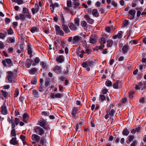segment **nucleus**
<instances>
[{"mask_svg": "<svg viewBox=\"0 0 146 146\" xmlns=\"http://www.w3.org/2000/svg\"><path fill=\"white\" fill-rule=\"evenodd\" d=\"M92 14L94 16L97 17L99 16V13L96 9H94L92 10Z\"/></svg>", "mask_w": 146, "mask_h": 146, "instance_id": "obj_26", "label": "nucleus"}, {"mask_svg": "<svg viewBox=\"0 0 146 146\" xmlns=\"http://www.w3.org/2000/svg\"><path fill=\"white\" fill-rule=\"evenodd\" d=\"M28 53L29 54H31L32 53V49L31 48V45L29 44L27 48Z\"/></svg>", "mask_w": 146, "mask_h": 146, "instance_id": "obj_41", "label": "nucleus"}, {"mask_svg": "<svg viewBox=\"0 0 146 146\" xmlns=\"http://www.w3.org/2000/svg\"><path fill=\"white\" fill-rule=\"evenodd\" d=\"M111 106L110 105L108 108L107 111V114L105 115V118L106 119H107L110 116V119H111L110 121L111 123H112L113 121V117L114 115V114L115 113V110L112 109L110 111V110L111 108Z\"/></svg>", "mask_w": 146, "mask_h": 146, "instance_id": "obj_1", "label": "nucleus"}, {"mask_svg": "<svg viewBox=\"0 0 146 146\" xmlns=\"http://www.w3.org/2000/svg\"><path fill=\"white\" fill-rule=\"evenodd\" d=\"M100 42L101 44H104L106 42V40L105 38L102 37L100 40Z\"/></svg>", "mask_w": 146, "mask_h": 146, "instance_id": "obj_48", "label": "nucleus"}, {"mask_svg": "<svg viewBox=\"0 0 146 146\" xmlns=\"http://www.w3.org/2000/svg\"><path fill=\"white\" fill-rule=\"evenodd\" d=\"M39 85L40 86L38 88V91L40 92H42L44 90V88L42 85Z\"/></svg>", "mask_w": 146, "mask_h": 146, "instance_id": "obj_54", "label": "nucleus"}, {"mask_svg": "<svg viewBox=\"0 0 146 146\" xmlns=\"http://www.w3.org/2000/svg\"><path fill=\"white\" fill-rule=\"evenodd\" d=\"M40 65L42 66L43 69H46L47 68V66L46 63L43 61L40 62Z\"/></svg>", "mask_w": 146, "mask_h": 146, "instance_id": "obj_40", "label": "nucleus"}, {"mask_svg": "<svg viewBox=\"0 0 146 146\" xmlns=\"http://www.w3.org/2000/svg\"><path fill=\"white\" fill-rule=\"evenodd\" d=\"M129 133V129H127V128H125L122 131V134L124 135L127 136L128 135Z\"/></svg>", "mask_w": 146, "mask_h": 146, "instance_id": "obj_27", "label": "nucleus"}, {"mask_svg": "<svg viewBox=\"0 0 146 146\" xmlns=\"http://www.w3.org/2000/svg\"><path fill=\"white\" fill-rule=\"evenodd\" d=\"M38 29L36 27H33L30 29V31L32 33H34L38 31Z\"/></svg>", "mask_w": 146, "mask_h": 146, "instance_id": "obj_36", "label": "nucleus"}, {"mask_svg": "<svg viewBox=\"0 0 146 146\" xmlns=\"http://www.w3.org/2000/svg\"><path fill=\"white\" fill-rule=\"evenodd\" d=\"M40 60L39 58L36 57L35 60V62L32 64V66H35L36 65L35 64L38 63L40 62Z\"/></svg>", "mask_w": 146, "mask_h": 146, "instance_id": "obj_34", "label": "nucleus"}, {"mask_svg": "<svg viewBox=\"0 0 146 146\" xmlns=\"http://www.w3.org/2000/svg\"><path fill=\"white\" fill-rule=\"evenodd\" d=\"M117 38H121L122 36V32H120V33H118L117 35Z\"/></svg>", "mask_w": 146, "mask_h": 146, "instance_id": "obj_60", "label": "nucleus"}, {"mask_svg": "<svg viewBox=\"0 0 146 146\" xmlns=\"http://www.w3.org/2000/svg\"><path fill=\"white\" fill-rule=\"evenodd\" d=\"M35 9L36 10V12L37 13L38 12L39 10V6L37 3H36L35 6Z\"/></svg>", "mask_w": 146, "mask_h": 146, "instance_id": "obj_55", "label": "nucleus"}, {"mask_svg": "<svg viewBox=\"0 0 146 146\" xmlns=\"http://www.w3.org/2000/svg\"><path fill=\"white\" fill-rule=\"evenodd\" d=\"M123 25L124 27L127 26L129 24L128 21L125 20L123 22Z\"/></svg>", "mask_w": 146, "mask_h": 146, "instance_id": "obj_53", "label": "nucleus"}, {"mask_svg": "<svg viewBox=\"0 0 146 146\" xmlns=\"http://www.w3.org/2000/svg\"><path fill=\"white\" fill-rule=\"evenodd\" d=\"M53 70L58 74H60L61 72V67L58 66H56L53 68Z\"/></svg>", "mask_w": 146, "mask_h": 146, "instance_id": "obj_12", "label": "nucleus"}, {"mask_svg": "<svg viewBox=\"0 0 146 146\" xmlns=\"http://www.w3.org/2000/svg\"><path fill=\"white\" fill-rule=\"evenodd\" d=\"M74 24L77 27H78L80 25L79 19L78 17H76L74 20Z\"/></svg>", "mask_w": 146, "mask_h": 146, "instance_id": "obj_29", "label": "nucleus"}, {"mask_svg": "<svg viewBox=\"0 0 146 146\" xmlns=\"http://www.w3.org/2000/svg\"><path fill=\"white\" fill-rule=\"evenodd\" d=\"M80 5V4L79 3L78 1L74 2V8H77Z\"/></svg>", "mask_w": 146, "mask_h": 146, "instance_id": "obj_47", "label": "nucleus"}, {"mask_svg": "<svg viewBox=\"0 0 146 146\" xmlns=\"http://www.w3.org/2000/svg\"><path fill=\"white\" fill-rule=\"evenodd\" d=\"M88 64V66H91L93 65L94 62L92 60H88L86 61Z\"/></svg>", "mask_w": 146, "mask_h": 146, "instance_id": "obj_46", "label": "nucleus"}, {"mask_svg": "<svg viewBox=\"0 0 146 146\" xmlns=\"http://www.w3.org/2000/svg\"><path fill=\"white\" fill-rule=\"evenodd\" d=\"M82 37L78 36H75L73 37L72 39V42L73 44H78L79 41L81 40Z\"/></svg>", "mask_w": 146, "mask_h": 146, "instance_id": "obj_8", "label": "nucleus"}, {"mask_svg": "<svg viewBox=\"0 0 146 146\" xmlns=\"http://www.w3.org/2000/svg\"><path fill=\"white\" fill-rule=\"evenodd\" d=\"M90 42L91 43L94 44L96 42V39L94 37H90Z\"/></svg>", "mask_w": 146, "mask_h": 146, "instance_id": "obj_39", "label": "nucleus"}, {"mask_svg": "<svg viewBox=\"0 0 146 146\" xmlns=\"http://www.w3.org/2000/svg\"><path fill=\"white\" fill-rule=\"evenodd\" d=\"M81 48L79 46L77 48L76 54L78 56H79L81 58H82L83 57V55L82 54H81Z\"/></svg>", "mask_w": 146, "mask_h": 146, "instance_id": "obj_21", "label": "nucleus"}, {"mask_svg": "<svg viewBox=\"0 0 146 146\" xmlns=\"http://www.w3.org/2000/svg\"><path fill=\"white\" fill-rule=\"evenodd\" d=\"M23 13L26 14V17L29 19H31V16L29 13L28 10L26 7H24L23 8Z\"/></svg>", "mask_w": 146, "mask_h": 146, "instance_id": "obj_9", "label": "nucleus"}, {"mask_svg": "<svg viewBox=\"0 0 146 146\" xmlns=\"http://www.w3.org/2000/svg\"><path fill=\"white\" fill-rule=\"evenodd\" d=\"M60 20H61L62 22V24L66 23V21L65 20L64 17L63 13H61L60 14Z\"/></svg>", "mask_w": 146, "mask_h": 146, "instance_id": "obj_30", "label": "nucleus"}, {"mask_svg": "<svg viewBox=\"0 0 146 146\" xmlns=\"http://www.w3.org/2000/svg\"><path fill=\"white\" fill-rule=\"evenodd\" d=\"M60 45L63 48L65 47L66 43L65 41H62L61 42Z\"/></svg>", "mask_w": 146, "mask_h": 146, "instance_id": "obj_59", "label": "nucleus"}, {"mask_svg": "<svg viewBox=\"0 0 146 146\" xmlns=\"http://www.w3.org/2000/svg\"><path fill=\"white\" fill-rule=\"evenodd\" d=\"M1 112L4 115H6L7 114V108L5 103L1 106Z\"/></svg>", "mask_w": 146, "mask_h": 146, "instance_id": "obj_13", "label": "nucleus"}, {"mask_svg": "<svg viewBox=\"0 0 146 146\" xmlns=\"http://www.w3.org/2000/svg\"><path fill=\"white\" fill-rule=\"evenodd\" d=\"M31 138L33 140H35L36 142H38L39 141L40 137L37 134H34L32 135Z\"/></svg>", "mask_w": 146, "mask_h": 146, "instance_id": "obj_15", "label": "nucleus"}, {"mask_svg": "<svg viewBox=\"0 0 146 146\" xmlns=\"http://www.w3.org/2000/svg\"><path fill=\"white\" fill-rule=\"evenodd\" d=\"M12 24L14 28L15 29L18 26V23L17 22H14Z\"/></svg>", "mask_w": 146, "mask_h": 146, "instance_id": "obj_57", "label": "nucleus"}, {"mask_svg": "<svg viewBox=\"0 0 146 146\" xmlns=\"http://www.w3.org/2000/svg\"><path fill=\"white\" fill-rule=\"evenodd\" d=\"M111 5L114 6L115 8L117 7V4L114 1H112Z\"/></svg>", "mask_w": 146, "mask_h": 146, "instance_id": "obj_63", "label": "nucleus"}, {"mask_svg": "<svg viewBox=\"0 0 146 146\" xmlns=\"http://www.w3.org/2000/svg\"><path fill=\"white\" fill-rule=\"evenodd\" d=\"M82 66L84 68H86V70L87 71H89L90 70V68L89 67L87 61L83 62L82 64Z\"/></svg>", "mask_w": 146, "mask_h": 146, "instance_id": "obj_22", "label": "nucleus"}, {"mask_svg": "<svg viewBox=\"0 0 146 146\" xmlns=\"http://www.w3.org/2000/svg\"><path fill=\"white\" fill-rule=\"evenodd\" d=\"M13 120L14 119L12 116L11 117V118L9 117L8 119V120L10 123H12L13 122Z\"/></svg>", "mask_w": 146, "mask_h": 146, "instance_id": "obj_56", "label": "nucleus"}, {"mask_svg": "<svg viewBox=\"0 0 146 146\" xmlns=\"http://www.w3.org/2000/svg\"><path fill=\"white\" fill-rule=\"evenodd\" d=\"M64 57L62 55H60L59 57L56 58V60L57 62L62 63L64 61Z\"/></svg>", "mask_w": 146, "mask_h": 146, "instance_id": "obj_24", "label": "nucleus"}, {"mask_svg": "<svg viewBox=\"0 0 146 146\" xmlns=\"http://www.w3.org/2000/svg\"><path fill=\"white\" fill-rule=\"evenodd\" d=\"M119 82V81L117 80L116 82L113 84V87L114 88L117 89L118 88V84Z\"/></svg>", "mask_w": 146, "mask_h": 146, "instance_id": "obj_45", "label": "nucleus"}, {"mask_svg": "<svg viewBox=\"0 0 146 146\" xmlns=\"http://www.w3.org/2000/svg\"><path fill=\"white\" fill-rule=\"evenodd\" d=\"M26 17V15H25L23 13H20L17 15L15 18L17 20L20 19L21 21H24L25 20Z\"/></svg>", "mask_w": 146, "mask_h": 146, "instance_id": "obj_5", "label": "nucleus"}, {"mask_svg": "<svg viewBox=\"0 0 146 146\" xmlns=\"http://www.w3.org/2000/svg\"><path fill=\"white\" fill-rule=\"evenodd\" d=\"M56 31L57 32V33L63 36H64V33L62 30L61 28L58 25H56L55 26Z\"/></svg>", "mask_w": 146, "mask_h": 146, "instance_id": "obj_6", "label": "nucleus"}, {"mask_svg": "<svg viewBox=\"0 0 146 146\" xmlns=\"http://www.w3.org/2000/svg\"><path fill=\"white\" fill-rule=\"evenodd\" d=\"M64 9L65 12L66 13H68L71 12V11L70 9L68 7H65Z\"/></svg>", "mask_w": 146, "mask_h": 146, "instance_id": "obj_61", "label": "nucleus"}, {"mask_svg": "<svg viewBox=\"0 0 146 146\" xmlns=\"http://www.w3.org/2000/svg\"><path fill=\"white\" fill-rule=\"evenodd\" d=\"M84 18L86 20L88 23L90 24L93 23L94 21L93 19L90 18L88 15H86L84 16Z\"/></svg>", "mask_w": 146, "mask_h": 146, "instance_id": "obj_14", "label": "nucleus"}, {"mask_svg": "<svg viewBox=\"0 0 146 146\" xmlns=\"http://www.w3.org/2000/svg\"><path fill=\"white\" fill-rule=\"evenodd\" d=\"M19 94V90L17 89H16L15 90V93L14 95L15 97H17Z\"/></svg>", "mask_w": 146, "mask_h": 146, "instance_id": "obj_58", "label": "nucleus"}, {"mask_svg": "<svg viewBox=\"0 0 146 146\" xmlns=\"http://www.w3.org/2000/svg\"><path fill=\"white\" fill-rule=\"evenodd\" d=\"M113 44V41L111 40H109L107 42V47H111Z\"/></svg>", "mask_w": 146, "mask_h": 146, "instance_id": "obj_28", "label": "nucleus"}, {"mask_svg": "<svg viewBox=\"0 0 146 146\" xmlns=\"http://www.w3.org/2000/svg\"><path fill=\"white\" fill-rule=\"evenodd\" d=\"M8 75L7 76L8 81L9 82H11L13 81V78L14 74L11 71L8 72Z\"/></svg>", "mask_w": 146, "mask_h": 146, "instance_id": "obj_10", "label": "nucleus"}, {"mask_svg": "<svg viewBox=\"0 0 146 146\" xmlns=\"http://www.w3.org/2000/svg\"><path fill=\"white\" fill-rule=\"evenodd\" d=\"M38 123L39 125L45 129H47L49 128L48 125L47 124L45 120L44 119L38 121Z\"/></svg>", "mask_w": 146, "mask_h": 146, "instance_id": "obj_3", "label": "nucleus"}, {"mask_svg": "<svg viewBox=\"0 0 146 146\" xmlns=\"http://www.w3.org/2000/svg\"><path fill=\"white\" fill-rule=\"evenodd\" d=\"M42 114L44 116H48L49 115V112L43 111L42 112Z\"/></svg>", "mask_w": 146, "mask_h": 146, "instance_id": "obj_62", "label": "nucleus"}, {"mask_svg": "<svg viewBox=\"0 0 146 146\" xmlns=\"http://www.w3.org/2000/svg\"><path fill=\"white\" fill-rule=\"evenodd\" d=\"M45 142L46 140H45V139L43 137H41L40 140V144L42 145H44Z\"/></svg>", "mask_w": 146, "mask_h": 146, "instance_id": "obj_44", "label": "nucleus"}, {"mask_svg": "<svg viewBox=\"0 0 146 146\" xmlns=\"http://www.w3.org/2000/svg\"><path fill=\"white\" fill-rule=\"evenodd\" d=\"M37 71V70L35 68H33L31 70H29V72L31 74H35Z\"/></svg>", "mask_w": 146, "mask_h": 146, "instance_id": "obj_32", "label": "nucleus"}, {"mask_svg": "<svg viewBox=\"0 0 146 146\" xmlns=\"http://www.w3.org/2000/svg\"><path fill=\"white\" fill-rule=\"evenodd\" d=\"M81 25L82 27H86L87 25V23L84 21H82L81 22Z\"/></svg>", "mask_w": 146, "mask_h": 146, "instance_id": "obj_52", "label": "nucleus"}, {"mask_svg": "<svg viewBox=\"0 0 146 146\" xmlns=\"http://www.w3.org/2000/svg\"><path fill=\"white\" fill-rule=\"evenodd\" d=\"M7 40L10 43H13L15 42V38L14 37H10L8 38Z\"/></svg>", "mask_w": 146, "mask_h": 146, "instance_id": "obj_31", "label": "nucleus"}, {"mask_svg": "<svg viewBox=\"0 0 146 146\" xmlns=\"http://www.w3.org/2000/svg\"><path fill=\"white\" fill-rule=\"evenodd\" d=\"M37 82V79L35 78L31 80V82L32 84H35Z\"/></svg>", "mask_w": 146, "mask_h": 146, "instance_id": "obj_50", "label": "nucleus"}, {"mask_svg": "<svg viewBox=\"0 0 146 146\" xmlns=\"http://www.w3.org/2000/svg\"><path fill=\"white\" fill-rule=\"evenodd\" d=\"M69 28L72 31L76 30L77 29V26H76L75 24L72 23H71L69 25Z\"/></svg>", "mask_w": 146, "mask_h": 146, "instance_id": "obj_20", "label": "nucleus"}, {"mask_svg": "<svg viewBox=\"0 0 146 146\" xmlns=\"http://www.w3.org/2000/svg\"><path fill=\"white\" fill-rule=\"evenodd\" d=\"M105 84L107 86L110 87L112 86V83L110 81L107 80Z\"/></svg>", "mask_w": 146, "mask_h": 146, "instance_id": "obj_35", "label": "nucleus"}, {"mask_svg": "<svg viewBox=\"0 0 146 146\" xmlns=\"http://www.w3.org/2000/svg\"><path fill=\"white\" fill-rule=\"evenodd\" d=\"M66 4L67 6L68 7H72L71 1V0H67Z\"/></svg>", "mask_w": 146, "mask_h": 146, "instance_id": "obj_42", "label": "nucleus"}, {"mask_svg": "<svg viewBox=\"0 0 146 146\" xmlns=\"http://www.w3.org/2000/svg\"><path fill=\"white\" fill-rule=\"evenodd\" d=\"M20 121V119L19 118L17 117H16L15 119V122L16 125H17L18 124Z\"/></svg>", "mask_w": 146, "mask_h": 146, "instance_id": "obj_49", "label": "nucleus"}, {"mask_svg": "<svg viewBox=\"0 0 146 146\" xmlns=\"http://www.w3.org/2000/svg\"><path fill=\"white\" fill-rule=\"evenodd\" d=\"M8 93L4 91L3 90H1V93L0 94L1 98L3 100L5 99V98H6L7 95Z\"/></svg>", "mask_w": 146, "mask_h": 146, "instance_id": "obj_16", "label": "nucleus"}, {"mask_svg": "<svg viewBox=\"0 0 146 146\" xmlns=\"http://www.w3.org/2000/svg\"><path fill=\"white\" fill-rule=\"evenodd\" d=\"M33 130L35 132L40 135H42L44 132V129L39 126L35 127L34 128Z\"/></svg>", "mask_w": 146, "mask_h": 146, "instance_id": "obj_2", "label": "nucleus"}, {"mask_svg": "<svg viewBox=\"0 0 146 146\" xmlns=\"http://www.w3.org/2000/svg\"><path fill=\"white\" fill-rule=\"evenodd\" d=\"M2 63L4 67L7 66L6 63L9 66H11L12 64V60L10 58H6L2 61Z\"/></svg>", "mask_w": 146, "mask_h": 146, "instance_id": "obj_4", "label": "nucleus"}, {"mask_svg": "<svg viewBox=\"0 0 146 146\" xmlns=\"http://www.w3.org/2000/svg\"><path fill=\"white\" fill-rule=\"evenodd\" d=\"M7 32L8 34L10 35H12L14 33V32L12 29L10 27L7 30Z\"/></svg>", "mask_w": 146, "mask_h": 146, "instance_id": "obj_43", "label": "nucleus"}, {"mask_svg": "<svg viewBox=\"0 0 146 146\" xmlns=\"http://www.w3.org/2000/svg\"><path fill=\"white\" fill-rule=\"evenodd\" d=\"M129 48V46L126 45H125L123 46L122 48V51L123 54H125L128 52Z\"/></svg>", "mask_w": 146, "mask_h": 146, "instance_id": "obj_25", "label": "nucleus"}, {"mask_svg": "<svg viewBox=\"0 0 146 146\" xmlns=\"http://www.w3.org/2000/svg\"><path fill=\"white\" fill-rule=\"evenodd\" d=\"M78 109L77 108H74L72 110L71 114L72 118H75L78 115Z\"/></svg>", "mask_w": 146, "mask_h": 146, "instance_id": "obj_11", "label": "nucleus"}, {"mask_svg": "<svg viewBox=\"0 0 146 146\" xmlns=\"http://www.w3.org/2000/svg\"><path fill=\"white\" fill-rule=\"evenodd\" d=\"M134 138V136L133 135H129L128 136V141L129 142H131L133 139Z\"/></svg>", "mask_w": 146, "mask_h": 146, "instance_id": "obj_51", "label": "nucleus"}, {"mask_svg": "<svg viewBox=\"0 0 146 146\" xmlns=\"http://www.w3.org/2000/svg\"><path fill=\"white\" fill-rule=\"evenodd\" d=\"M10 143L11 144L14 145H16L19 144L17 140V138L15 137L13 138L10 141Z\"/></svg>", "mask_w": 146, "mask_h": 146, "instance_id": "obj_19", "label": "nucleus"}, {"mask_svg": "<svg viewBox=\"0 0 146 146\" xmlns=\"http://www.w3.org/2000/svg\"><path fill=\"white\" fill-rule=\"evenodd\" d=\"M106 97L103 94H100V95L99 100L102 102L106 100Z\"/></svg>", "mask_w": 146, "mask_h": 146, "instance_id": "obj_33", "label": "nucleus"}, {"mask_svg": "<svg viewBox=\"0 0 146 146\" xmlns=\"http://www.w3.org/2000/svg\"><path fill=\"white\" fill-rule=\"evenodd\" d=\"M63 29L65 33H68L70 32V30L69 29L67 25H65V23L62 24Z\"/></svg>", "mask_w": 146, "mask_h": 146, "instance_id": "obj_18", "label": "nucleus"}, {"mask_svg": "<svg viewBox=\"0 0 146 146\" xmlns=\"http://www.w3.org/2000/svg\"><path fill=\"white\" fill-rule=\"evenodd\" d=\"M16 134V131L15 129H12L11 133V137H15Z\"/></svg>", "mask_w": 146, "mask_h": 146, "instance_id": "obj_38", "label": "nucleus"}, {"mask_svg": "<svg viewBox=\"0 0 146 146\" xmlns=\"http://www.w3.org/2000/svg\"><path fill=\"white\" fill-rule=\"evenodd\" d=\"M19 100L22 103H23V101L25 100V98L23 96H21L19 98Z\"/></svg>", "mask_w": 146, "mask_h": 146, "instance_id": "obj_64", "label": "nucleus"}, {"mask_svg": "<svg viewBox=\"0 0 146 146\" xmlns=\"http://www.w3.org/2000/svg\"><path fill=\"white\" fill-rule=\"evenodd\" d=\"M63 96V94L60 93H58L55 94L53 93L51 94L50 96L51 98L54 99L55 98H60Z\"/></svg>", "mask_w": 146, "mask_h": 146, "instance_id": "obj_7", "label": "nucleus"}, {"mask_svg": "<svg viewBox=\"0 0 146 146\" xmlns=\"http://www.w3.org/2000/svg\"><path fill=\"white\" fill-rule=\"evenodd\" d=\"M135 13L136 11L134 9H131L129 11V13L131 16L130 19H132L134 18Z\"/></svg>", "mask_w": 146, "mask_h": 146, "instance_id": "obj_17", "label": "nucleus"}, {"mask_svg": "<svg viewBox=\"0 0 146 146\" xmlns=\"http://www.w3.org/2000/svg\"><path fill=\"white\" fill-rule=\"evenodd\" d=\"M143 85L142 84V83L140 82L136 86L135 88L136 90H143Z\"/></svg>", "mask_w": 146, "mask_h": 146, "instance_id": "obj_23", "label": "nucleus"}, {"mask_svg": "<svg viewBox=\"0 0 146 146\" xmlns=\"http://www.w3.org/2000/svg\"><path fill=\"white\" fill-rule=\"evenodd\" d=\"M28 117V115L26 113H24L23 115V119L22 120L25 122H26L25 119L27 118Z\"/></svg>", "mask_w": 146, "mask_h": 146, "instance_id": "obj_37", "label": "nucleus"}]
</instances>
